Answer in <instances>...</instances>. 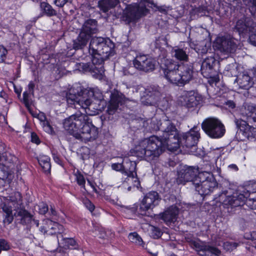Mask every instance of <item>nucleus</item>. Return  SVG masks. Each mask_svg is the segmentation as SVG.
Returning <instances> with one entry per match:
<instances>
[{
	"label": "nucleus",
	"instance_id": "obj_1",
	"mask_svg": "<svg viewBox=\"0 0 256 256\" xmlns=\"http://www.w3.org/2000/svg\"><path fill=\"white\" fill-rule=\"evenodd\" d=\"M158 129L162 132L159 136H152L142 140L131 150L136 156L150 161L158 158L166 148L176 150L182 147L190 152H196L200 138L199 128L194 126L185 133L179 134L175 124L167 117L158 122Z\"/></svg>",
	"mask_w": 256,
	"mask_h": 256
},
{
	"label": "nucleus",
	"instance_id": "obj_2",
	"mask_svg": "<svg viewBox=\"0 0 256 256\" xmlns=\"http://www.w3.org/2000/svg\"><path fill=\"white\" fill-rule=\"evenodd\" d=\"M62 124L66 130L82 142H86L98 137L97 128L92 124L87 115L80 112L65 118Z\"/></svg>",
	"mask_w": 256,
	"mask_h": 256
},
{
	"label": "nucleus",
	"instance_id": "obj_3",
	"mask_svg": "<svg viewBox=\"0 0 256 256\" xmlns=\"http://www.w3.org/2000/svg\"><path fill=\"white\" fill-rule=\"evenodd\" d=\"M162 70L168 82L179 86L188 83L194 77L193 66L190 64L179 63L171 59L166 60Z\"/></svg>",
	"mask_w": 256,
	"mask_h": 256
},
{
	"label": "nucleus",
	"instance_id": "obj_4",
	"mask_svg": "<svg viewBox=\"0 0 256 256\" xmlns=\"http://www.w3.org/2000/svg\"><path fill=\"white\" fill-rule=\"evenodd\" d=\"M232 192V190L222 191L218 194L220 200L222 202L223 204L232 208L241 206L244 203L245 198L249 196L251 193L256 192V181L250 180L244 186V190L242 192Z\"/></svg>",
	"mask_w": 256,
	"mask_h": 256
},
{
	"label": "nucleus",
	"instance_id": "obj_5",
	"mask_svg": "<svg viewBox=\"0 0 256 256\" xmlns=\"http://www.w3.org/2000/svg\"><path fill=\"white\" fill-rule=\"evenodd\" d=\"M98 32L97 21L94 19H88L84 22L77 38L73 40V48L76 50L84 48L92 38L93 35Z\"/></svg>",
	"mask_w": 256,
	"mask_h": 256
},
{
	"label": "nucleus",
	"instance_id": "obj_6",
	"mask_svg": "<svg viewBox=\"0 0 256 256\" xmlns=\"http://www.w3.org/2000/svg\"><path fill=\"white\" fill-rule=\"evenodd\" d=\"M76 96L84 98H93L94 100L97 102L105 101L102 93L98 90L85 88L81 86H77L71 88L66 94V100L68 104H74L77 98Z\"/></svg>",
	"mask_w": 256,
	"mask_h": 256
},
{
	"label": "nucleus",
	"instance_id": "obj_7",
	"mask_svg": "<svg viewBox=\"0 0 256 256\" xmlns=\"http://www.w3.org/2000/svg\"><path fill=\"white\" fill-rule=\"evenodd\" d=\"M199 178L200 182L198 181L194 186L196 190L202 196L210 194L220 190V186L212 174L204 172V174H200Z\"/></svg>",
	"mask_w": 256,
	"mask_h": 256
},
{
	"label": "nucleus",
	"instance_id": "obj_8",
	"mask_svg": "<svg viewBox=\"0 0 256 256\" xmlns=\"http://www.w3.org/2000/svg\"><path fill=\"white\" fill-rule=\"evenodd\" d=\"M76 102L74 104H68L70 106L76 108H80L84 109L87 114L94 116L98 114L99 112L102 111L106 106L105 101L98 102L92 100V98H84L82 96H76Z\"/></svg>",
	"mask_w": 256,
	"mask_h": 256
},
{
	"label": "nucleus",
	"instance_id": "obj_9",
	"mask_svg": "<svg viewBox=\"0 0 256 256\" xmlns=\"http://www.w3.org/2000/svg\"><path fill=\"white\" fill-rule=\"evenodd\" d=\"M201 126L204 132L212 138H220L226 133L225 126L216 118H208L205 119Z\"/></svg>",
	"mask_w": 256,
	"mask_h": 256
},
{
	"label": "nucleus",
	"instance_id": "obj_10",
	"mask_svg": "<svg viewBox=\"0 0 256 256\" xmlns=\"http://www.w3.org/2000/svg\"><path fill=\"white\" fill-rule=\"evenodd\" d=\"M216 63V59L210 56L205 58L200 65L201 74L204 77L209 79L208 82L210 85L220 80L218 72L214 68Z\"/></svg>",
	"mask_w": 256,
	"mask_h": 256
},
{
	"label": "nucleus",
	"instance_id": "obj_11",
	"mask_svg": "<svg viewBox=\"0 0 256 256\" xmlns=\"http://www.w3.org/2000/svg\"><path fill=\"white\" fill-rule=\"evenodd\" d=\"M200 174H204V172H200L198 166L186 165L178 172L177 180L180 184L191 182L194 186L198 181L200 182L199 178Z\"/></svg>",
	"mask_w": 256,
	"mask_h": 256
},
{
	"label": "nucleus",
	"instance_id": "obj_12",
	"mask_svg": "<svg viewBox=\"0 0 256 256\" xmlns=\"http://www.w3.org/2000/svg\"><path fill=\"white\" fill-rule=\"evenodd\" d=\"M148 12L146 5L140 6L136 4L128 5L124 10L122 20L128 24L136 22L141 17L146 16Z\"/></svg>",
	"mask_w": 256,
	"mask_h": 256
},
{
	"label": "nucleus",
	"instance_id": "obj_13",
	"mask_svg": "<svg viewBox=\"0 0 256 256\" xmlns=\"http://www.w3.org/2000/svg\"><path fill=\"white\" fill-rule=\"evenodd\" d=\"M132 64L139 72L148 74L156 70V61L148 55L139 54L133 60Z\"/></svg>",
	"mask_w": 256,
	"mask_h": 256
},
{
	"label": "nucleus",
	"instance_id": "obj_14",
	"mask_svg": "<svg viewBox=\"0 0 256 256\" xmlns=\"http://www.w3.org/2000/svg\"><path fill=\"white\" fill-rule=\"evenodd\" d=\"M162 98L161 89L156 85L148 86L142 96V102L146 106L158 104Z\"/></svg>",
	"mask_w": 256,
	"mask_h": 256
},
{
	"label": "nucleus",
	"instance_id": "obj_15",
	"mask_svg": "<svg viewBox=\"0 0 256 256\" xmlns=\"http://www.w3.org/2000/svg\"><path fill=\"white\" fill-rule=\"evenodd\" d=\"M15 197L18 204L20 206V208L18 207V209L14 214L16 222L21 224L22 225L28 226L32 220L33 216L30 214L27 210L22 208V196L20 192H16L14 193Z\"/></svg>",
	"mask_w": 256,
	"mask_h": 256
},
{
	"label": "nucleus",
	"instance_id": "obj_16",
	"mask_svg": "<svg viewBox=\"0 0 256 256\" xmlns=\"http://www.w3.org/2000/svg\"><path fill=\"white\" fill-rule=\"evenodd\" d=\"M160 200V196L156 192L152 191L146 194L140 205V214L146 215V212L150 209H152L158 205Z\"/></svg>",
	"mask_w": 256,
	"mask_h": 256
},
{
	"label": "nucleus",
	"instance_id": "obj_17",
	"mask_svg": "<svg viewBox=\"0 0 256 256\" xmlns=\"http://www.w3.org/2000/svg\"><path fill=\"white\" fill-rule=\"evenodd\" d=\"M124 172L122 174L127 176L124 182H128L131 178L134 182V186L138 188L140 184L136 173V163L134 161H131L126 158L124 160Z\"/></svg>",
	"mask_w": 256,
	"mask_h": 256
},
{
	"label": "nucleus",
	"instance_id": "obj_18",
	"mask_svg": "<svg viewBox=\"0 0 256 256\" xmlns=\"http://www.w3.org/2000/svg\"><path fill=\"white\" fill-rule=\"evenodd\" d=\"M77 68L83 72H90L94 77L98 78L104 72L103 65L93 62L92 56V62L77 64Z\"/></svg>",
	"mask_w": 256,
	"mask_h": 256
},
{
	"label": "nucleus",
	"instance_id": "obj_19",
	"mask_svg": "<svg viewBox=\"0 0 256 256\" xmlns=\"http://www.w3.org/2000/svg\"><path fill=\"white\" fill-rule=\"evenodd\" d=\"M234 122L245 138L250 140L256 139V128L249 125L246 121L240 118H235Z\"/></svg>",
	"mask_w": 256,
	"mask_h": 256
},
{
	"label": "nucleus",
	"instance_id": "obj_20",
	"mask_svg": "<svg viewBox=\"0 0 256 256\" xmlns=\"http://www.w3.org/2000/svg\"><path fill=\"white\" fill-rule=\"evenodd\" d=\"M216 49L226 54L234 53L236 50V44L232 40L224 37L218 38L214 42Z\"/></svg>",
	"mask_w": 256,
	"mask_h": 256
},
{
	"label": "nucleus",
	"instance_id": "obj_21",
	"mask_svg": "<svg viewBox=\"0 0 256 256\" xmlns=\"http://www.w3.org/2000/svg\"><path fill=\"white\" fill-rule=\"evenodd\" d=\"M114 44L112 42L109 38L107 39V44L104 46L102 50L103 53L98 54L95 55L92 58L93 62L103 65L104 61L112 56L115 54Z\"/></svg>",
	"mask_w": 256,
	"mask_h": 256
},
{
	"label": "nucleus",
	"instance_id": "obj_22",
	"mask_svg": "<svg viewBox=\"0 0 256 256\" xmlns=\"http://www.w3.org/2000/svg\"><path fill=\"white\" fill-rule=\"evenodd\" d=\"M110 98L107 111L109 114H112L120 105L124 104L126 98L120 92L114 90L110 94Z\"/></svg>",
	"mask_w": 256,
	"mask_h": 256
},
{
	"label": "nucleus",
	"instance_id": "obj_23",
	"mask_svg": "<svg viewBox=\"0 0 256 256\" xmlns=\"http://www.w3.org/2000/svg\"><path fill=\"white\" fill-rule=\"evenodd\" d=\"M234 30L240 36H244L256 32V24L250 20H238L235 26Z\"/></svg>",
	"mask_w": 256,
	"mask_h": 256
},
{
	"label": "nucleus",
	"instance_id": "obj_24",
	"mask_svg": "<svg viewBox=\"0 0 256 256\" xmlns=\"http://www.w3.org/2000/svg\"><path fill=\"white\" fill-rule=\"evenodd\" d=\"M107 39L102 37L92 38L89 46V53L92 58L98 54L103 53L102 50L107 44Z\"/></svg>",
	"mask_w": 256,
	"mask_h": 256
},
{
	"label": "nucleus",
	"instance_id": "obj_25",
	"mask_svg": "<svg viewBox=\"0 0 256 256\" xmlns=\"http://www.w3.org/2000/svg\"><path fill=\"white\" fill-rule=\"evenodd\" d=\"M196 92L194 90L184 91L180 97L179 102L182 106L187 108H192L198 104Z\"/></svg>",
	"mask_w": 256,
	"mask_h": 256
},
{
	"label": "nucleus",
	"instance_id": "obj_26",
	"mask_svg": "<svg viewBox=\"0 0 256 256\" xmlns=\"http://www.w3.org/2000/svg\"><path fill=\"white\" fill-rule=\"evenodd\" d=\"M178 214V208L176 206H172L164 212L160 214V218L166 224L176 221Z\"/></svg>",
	"mask_w": 256,
	"mask_h": 256
},
{
	"label": "nucleus",
	"instance_id": "obj_27",
	"mask_svg": "<svg viewBox=\"0 0 256 256\" xmlns=\"http://www.w3.org/2000/svg\"><path fill=\"white\" fill-rule=\"evenodd\" d=\"M234 82H236L240 88L245 90L249 89L254 84L251 78L246 74H240L234 80Z\"/></svg>",
	"mask_w": 256,
	"mask_h": 256
},
{
	"label": "nucleus",
	"instance_id": "obj_28",
	"mask_svg": "<svg viewBox=\"0 0 256 256\" xmlns=\"http://www.w3.org/2000/svg\"><path fill=\"white\" fill-rule=\"evenodd\" d=\"M119 2V0H100L98 6L102 12H106L111 8H115Z\"/></svg>",
	"mask_w": 256,
	"mask_h": 256
},
{
	"label": "nucleus",
	"instance_id": "obj_29",
	"mask_svg": "<svg viewBox=\"0 0 256 256\" xmlns=\"http://www.w3.org/2000/svg\"><path fill=\"white\" fill-rule=\"evenodd\" d=\"M172 56L180 62H188V56L182 48H174L172 50Z\"/></svg>",
	"mask_w": 256,
	"mask_h": 256
},
{
	"label": "nucleus",
	"instance_id": "obj_30",
	"mask_svg": "<svg viewBox=\"0 0 256 256\" xmlns=\"http://www.w3.org/2000/svg\"><path fill=\"white\" fill-rule=\"evenodd\" d=\"M242 114L248 118L256 122V107L252 105H246L242 108Z\"/></svg>",
	"mask_w": 256,
	"mask_h": 256
},
{
	"label": "nucleus",
	"instance_id": "obj_31",
	"mask_svg": "<svg viewBox=\"0 0 256 256\" xmlns=\"http://www.w3.org/2000/svg\"><path fill=\"white\" fill-rule=\"evenodd\" d=\"M207 246L208 244L206 242L195 240L190 246L198 252L200 256H206V254L204 252H206Z\"/></svg>",
	"mask_w": 256,
	"mask_h": 256
},
{
	"label": "nucleus",
	"instance_id": "obj_32",
	"mask_svg": "<svg viewBox=\"0 0 256 256\" xmlns=\"http://www.w3.org/2000/svg\"><path fill=\"white\" fill-rule=\"evenodd\" d=\"M210 47V44L206 40H202L197 44L194 48L196 51L199 54H206Z\"/></svg>",
	"mask_w": 256,
	"mask_h": 256
},
{
	"label": "nucleus",
	"instance_id": "obj_33",
	"mask_svg": "<svg viewBox=\"0 0 256 256\" xmlns=\"http://www.w3.org/2000/svg\"><path fill=\"white\" fill-rule=\"evenodd\" d=\"M40 7L42 11V12L47 16H48L50 17L52 16H56L57 14V12L48 3L46 2H41Z\"/></svg>",
	"mask_w": 256,
	"mask_h": 256
},
{
	"label": "nucleus",
	"instance_id": "obj_34",
	"mask_svg": "<svg viewBox=\"0 0 256 256\" xmlns=\"http://www.w3.org/2000/svg\"><path fill=\"white\" fill-rule=\"evenodd\" d=\"M38 163L46 172H50L51 168L50 158L46 156L42 157L38 160Z\"/></svg>",
	"mask_w": 256,
	"mask_h": 256
},
{
	"label": "nucleus",
	"instance_id": "obj_35",
	"mask_svg": "<svg viewBox=\"0 0 256 256\" xmlns=\"http://www.w3.org/2000/svg\"><path fill=\"white\" fill-rule=\"evenodd\" d=\"M129 240L135 244L144 248V245L142 238L136 232H131L128 235Z\"/></svg>",
	"mask_w": 256,
	"mask_h": 256
},
{
	"label": "nucleus",
	"instance_id": "obj_36",
	"mask_svg": "<svg viewBox=\"0 0 256 256\" xmlns=\"http://www.w3.org/2000/svg\"><path fill=\"white\" fill-rule=\"evenodd\" d=\"M252 15L256 14V0H242Z\"/></svg>",
	"mask_w": 256,
	"mask_h": 256
},
{
	"label": "nucleus",
	"instance_id": "obj_37",
	"mask_svg": "<svg viewBox=\"0 0 256 256\" xmlns=\"http://www.w3.org/2000/svg\"><path fill=\"white\" fill-rule=\"evenodd\" d=\"M55 224H57V222L50 218H46L43 220V224L46 225V228L50 230V231L48 232L49 234H50V232H54L56 230V227L55 226Z\"/></svg>",
	"mask_w": 256,
	"mask_h": 256
},
{
	"label": "nucleus",
	"instance_id": "obj_38",
	"mask_svg": "<svg viewBox=\"0 0 256 256\" xmlns=\"http://www.w3.org/2000/svg\"><path fill=\"white\" fill-rule=\"evenodd\" d=\"M224 70L227 72L226 74H230L232 76H236L237 66L236 63H231L226 66Z\"/></svg>",
	"mask_w": 256,
	"mask_h": 256
},
{
	"label": "nucleus",
	"instance_id": "obj_39",
	"mask_svg": "<svg viewBox=\"0 0 256 256\" xmlns=\"http://www.w3.org/2000/svg\"><path fill=\"white\" fill-rule=\"evenodd\" d=\"M31 93L28 92V91L23 93L22 102L24 104L26 107L28 109H30V107L32 104V100L30 98Z\"/></svg>",
	"mask_w": 256,
	"mask_h": 256
},
{
	"label": "nucleus",
	"instance_id": "obj_40",
	"mask_svg": "<svg viewBox=\"0 0 256 256\" xmlns=\"http://www.w3.org/2000/svg\"><path fill=\"white\" fill-rule=\"evenodd\" d=\"M206 252L210 254V256H220L221 251L216 247L208 244Z\"/></svg>",
	"mask_w": 256,
	"mask_h": 256
},
{
	"label": "nucleus",
	"instance_id": "obj_41",
	"mask_svg": "<svg viewBox=\"0 0 256 256\" xmlns=\"http://www.w3.org/2000/svg\"><path fill=\"white\" fill-rule=\"evenodd\" d=\"M62 240L63 241V246L66 248H70V246H74L76 245V240L72 238H63L62 235Z\"/></svg>",
	"mask_w": 256,
	"mask_h": 256
},
{
	"label": "nucleus",
	"instance_id": "obj_42",
	"mask_svg": "<svg viewBox=\"0 0 256 256\" xmlns=\"http://www.w3.org/2000/svg\"><path fill=\"white\" fill-rule=\"evenodd\" d=\"M150 236L154 238L157 239L161 236L162 234V232L161 230L156 226H150Z\"/></svg>",
	"mask_w": 256,
	"mask_h": 256
},
{
	"label": "nucleus",
	"instance_id": "obj_43",
	"mask_svg": "<svg viewBox=\"0 0 256 256\" xmlns=\"http://www.w3.org/2000/svg\"><path fill=\"white\" fill-rule=\"evenodd\" d=\"M245 204L248 208L252 210H256V199L254 198H248V197L245 198L244 203L242 206Z\"/></svg>",
	"mask_w": 256,
	"mask_h": 256
},
{
	"label": "nucleus",
	"instance_id": "obj_44",
	"mask_svg": "<svg viewBox=\"0 0 256 256\" xmlns=\"http://www.w3.org/2000/svg\"><path fill=\"white\" fill-rule=\"evenodd\" d=\"M4 220L3 222L4 224H9L12 222L14 220V215L12 214V212H8L4 214H3Z\"/></svg>",
	"mask_w": 256,
	"mask_h": 256
},
{
	"label": "nucleus",
	"instance_id": "obj_45",
	"mask_svg": "<svg viewBox=\"0 0 256 256\" xmlns=\"http://www.w3.org/2000/svg\"><path fill=\"white\" fill-rule=\"evenodd\" d=\"M8 54V50L3 46H0V62H4Z\"/></svg>",
	"mask_w": 256,
	"mask_h": 256
},
{
	"label": "nucleus",
	"instance_id": "obj_46",
	"mask_svg": "<svg viewBox=\"0 0 256 256\" xmlns=\"http://www.w3.org/2000/svg\"><path fill=\"white\" fill-rule=\"evenodd\" d=\"M42 122L44 128L46 132L49 134H52L54 132L53 128L50 126V123L48 120Z\"/></svg>",
	"mask_w": 256,
	"mask_h": 256
},
{
	"label": "nucleus",
	"instance_id": "obj_47",
	"mask_svg": "<svg viewBox=\"0 0 256 256\" xmlns=\"http://www.w3.org/2000/svg\"><path fill=\"white\" fill-rule=\"evenodd\" d=\"M76 182L78 185L81 186L82 188H84L86 180L83 175L80 173H78L76 174Z\"/></svg>",
	"mask_w": 256,
	"mask_h": 256
},
{
	"label": "nucleus",
	"instance_id": "obj_48",
	"mask_svg": "<svg viewBox=\"0 0 256 256\" xmlns=\"http://www.w3.org/2000/svg\"><path fill=\"white\" fill-rule=\"evenodd\" d=\"M38 206L40 214H44L48 212V207L46 204L41 202L40 204Z\"/></svg>",
	"mask_w": 256,
	"mask_h": 256
},
{
	"label": "nucleus",
	"instance_id": "obj_49",
	"mask_svg": "<svg viewBox=\"0 0 256 256\" xmlns=\"http://www.w3.org/2000/svg\"><path fill=\"white\" fill-rule=\"evenodd\" d=\"M124 162L122 163H115L112 165V170L116 171H122V172H124Z\"/></svg>",
	"mask_w": 256,
	"mask_h": 256
},
{
	"label": "nucleus",
	"instance_id": "obj_50",
	"mask_svg": "<svg viewBox=\"0 0 256 256\" xmlns=\"http://www.w3.org/2000/svg\"><path fill=\"white\" fill-rule=\"evenodd\" d=\"M55 226L56 227V230L54 232H50V234H61L64 232V226H63L59 224L57 222V224H55Z\"/></svg>",
	"mask_w": 256,
	"mask_h": 256
},
{
	"label": "nucleus",
	"instance_id": "obj_51",
	"mask_svg": "<svg viewBox=\"0 0 256 256\" xmlns=\"http://www.w3.org/2000/svg\"><path fill=\"white\" fill-rule=\"evenodd\" d=\"M72 0H54V4L58 7H63L67 2H71Z\"/></svg>",
	"mask_w": 256,
	"mask_h": 256
},
{
	"label": "nucleus",
	"instance_id": "obj_52",
	"mask_svg": "<svg viewBox=\"0 0 256 256\" xmlns=\"http://www.w3.org/2000/svg\"><path fill=\"white\" fill-rule=\"evenodd\" d=\"M184 238L186 242L189 244L190 246H191L192 244V243L195 242L193 235L190 234H186Z\"/></svg>",
	"mask_w": 256,
	"mask_h": 256
},
{
	"label": "nucleus",
	"instance_id": "obj_53",
	"mask_svg": "<svg viewBox=\"0 0 256 256\" xmlns=\"http://www.w3.org/2000/svg\"><path fill=\"white\" fill-rule=\"evenodd\" d=\"M2 208L4 214L12 212V206H9L5 203H4L2 204Z\"/></svg>",
	"mask_w": 256,
	"mask_h": 256
},
{
	"label": "nucleus",
	"instance_id": "obj_54",
	"mask_svg": "<svg viewBox=\"0 0 256 256\" xmlns=\"http://www.w3.org/2000/svg\"><path fill=\"white\" fill-rule=\"evenodd\" d=\"M31 141L33 143H35L37 144H40V142L38 136L34 132H32L31 134Z\"/></svg>",
	"mask_w": 256,
	"mask_h": 256
},
{
	"label": "nucleus",
	"instance_id": "obj_55",
	"mask_svg": "<svg viewBox=\"0 0 256 256\" xmlns=\"http://www.w3.org/2000/svg\"><path fill=\"white\" fill-rule=\"evenodd\" d=\"M48 214H50L52 217L50 218L51 220H56L57 216V212L54 208L50 206V212H48Z\"/></svg>",
	"mask_w": 256,
	"mask_h": 256
},
{
	"label": "nucleus",
	"instance_id": "obj_56",
	"mask_svg": "<svg viewBox=\"0 0 256 256\" xmlns=\"http://www.w3.org/2000/svg\"><path fill=\"white\" fill-rule=\"evenodd\" d=\"M254 33H251L249 36V40L252 45L256 46V34Z\"/></svg>",
	"mask_w": 256,
	"mask_h": 256
},
{
	"label": "nucleus",
	"instance_id": "obj_57",
	"mask_svg": "<svg viewBox=\"0 0 256 256\" xmlns=\"http://www.w3.org/2000/svg\"><path fill=\"white\" fill-rule=\"evenodd\" d=\"M85 204L88 209L90 211L92 212L94 209V206L92 203L90 201L87 200H86Z\"/></svg>",
	"mask_w": 256,
	"mask_h": 256
},
{
	"label": "nucleus",
	"instance_id": "obj_58",
	"mask_svg": "<svg viewBox=\"0 0 256 256\" xmlns=\"http://www.w3.org/2000/svg\"><path fill=\"white\" fill-rule=\"evenodd\" d=\"M52 157L54 162L58 164L62 165V162L60 158V156L54 152H52Z\"/></svg>",
	"mask_w": 256,
	"mask_h": 256
},
{
	"label": "nucleus",
	"instance_id": "obj_59",
	"mask_svg": "<svg viewBox=\"0 0 256 256\" xmlns=\"http://www.w3.org/2000/svg\"><path fill=\"white\" fill-rule=\"evenodd\" d=\"M34 86H35L34 84L32 82H30L28 85V92L31 93L32 94H33Z\"/></svg>",
	"mask_w": 256,
	"mask_h": 256
},
{
	"label": "nucleus",
	"instance_id": "obj_60",
	"mask_svg": "<svg viewBox=\"0 0 256 256\" xmlns=\"http://www.w3.org/2000/svg\"><path fill=\"white\" fill-rule=\"evenodd\" d=\"M168 8V7L165 6H160L158 7V10L160 12H162L164 14H166L167 12Z\"/></svg>",
	"mask_w": 256,
	"mask_h": 256
},
{
	"label": "nucleus",
	"instance_id": "obj_61",
	"mask_svg": "<svg viewBox=\"0 0 256 256\" xmlns=\"http://www.w3.org/2000/svg\"><path fill=\"white\" fill-rule=\"evenodd\" d=\"M248 239L252 240H256V231H253L250 232V236L248 237Z\"/></svg>",
	"mask_w": 256,
	"mask_h": 256
},
{
	"label": "nucleus",
	"instance_id": "obj_62",
	"mask_svg": "<svg viewBox=\"0 0 256 256\" xmlns=\"http://www.w3.org/2000/svg\"><path fill=\"white\" fill-rule=\"evenodd\" d=\"M38 118L41 122H44L48 120L46 116L43 112H42V114L38 116Z\"/></svg>",
	"mask_w": 256,
	"mask_h": 256
},
{
	"label": "nucleus",
	"instance_id": "obj_63",
	"mask_svg": "<svg viewBox=\"0 0 256 256\" xmlns=\"http://www.w3.org/2000/svg\"><path fill=\"white\" fill-rule=\"evenodd\" d=\"M46 226L44 225V226H42L40 228V230L41 231V232H42L44 234L50 231V230H48V228H46Z\"/></svg>",
	"mask_w": 256,
	"mask_h": 256
},
{
	"label": "nucleus",
	"instance_id": "obj_64",
	"mask_svg": "<svg viewBox=\"0 0 256 256\" xmlns=\"http://www.w3.org/2000/svg\"><path fill=\"white\" fill-rule=\"evenodd\" d=\"M228 168L234 170V171L238 170V168L237 166L235 164H232L229 165Z\"/></svg>",
	"mask_w": 256,
	"mask_h": 256
}]
</instances>
